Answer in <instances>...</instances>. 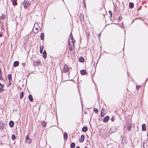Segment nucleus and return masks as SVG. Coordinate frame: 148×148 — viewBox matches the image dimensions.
Wrapping results in <instances>:
<instances>
[{
	"instance_id": "1",
	"label": "nucleus",
	"mask_w": 148,
	"mask_h": 148,
	"mask_svg": "<svg viewBox=\"0 0 148 148\" xmlns=\"http://www.w3.org/2000/svg\"><path fill=\"white\" fill-rule=\"evenodd\" d=\"M38 96L41 99L44 98L46 96V92L44 90H41L38 93Z\"/></svg>"
},
{
	"instance_id": "2",
	"label": "nucleus",
	"mask_w": 148,
	"mask_h": 148,
	"mask_svg": "<svg viewBox=\"0 0 148 148\" xmlns=\"http://www.w3.org/2000/svg\"><path fill=\"white\" fill-rule=\"evenodd\" d=\"M75 40L73 38V35H72L71 38L69 40V44L70 45L74 46V42L75 41Z\"/></svg>"
},
{
	"instance_id": "3",
	"label": "nucleus",
	"mask_w": 148,
	"mask_h": 148,
	"mask_svg": "<svg viewBox=\"0 0 148 148\" xmlns=\"http://www.w3.org/2000/svg\"><path fill=\"white\" fill-rule=\"evenodd\" d=\"M25 140L26 142L29 143L30 142L31 140L29 138V136L28 135H27L25 137Z\"/></svg>"
},
{
	"instance_id": "4",
	"label": "nucleus",
	"mask_w": 148,
	"mask_h": 148,
	"mask_svg": "<svg viewBox=\"0 0 148 148\" xmlns=\"http://www.w3.org/2000/svg\"><path fill=\"white\" fill-rule=\"evenodd\" d=\"M24 7L25 8H27L28 7L29 5L30 4V3L29 1H24Z\"/></svg>"
},
{
	"instance_id": "5",
	"label": "nucleus",
	"mask_w": 148,
	"mask_h": 148,
	"mask_svg": "<svg viewBox=\"0 0 148 148\" xmlns=\"http://www.w3.org/2000/svg\"><path fill=\"white\" fill-rule=\"evenodd\" d=\"M84 139V135H82L81 136L80 138L79 139V141L81 142L82 143L83 142Z\"/></svg>"
},
{
	"instance_id": "6",
	"label": "nucleus",
	"mask_w": 148,
	"mask_h": 148,
	"mask_svg": "<svg viewBox=\"0 0 148 148\" xmlns=\"http://www.w3.org/2000/svg\"><path fill=\"white\" fill-rule=\"evenodd\" d=\"M109 119V116H105L103 119V121L105 123L107 122Z\"/></svg>"
},
{
	"instance_id": "7",
	"label": "nucleus",
	"mask_w": 148,
	"mask_h": 148,
	"mask_svg": "<svg viewBox=\"0 0 148 148\" xmlns=\"http://www.w3.org/2000/svg\"><path fill=\"white\" fill-rule=\"evenodd\" d=\"M69 71V69L67 66H65L63 69V71L64 72H66Z\"/></svg>"
},
{
	"instance_id": "8",
	"label": "nucleus",
	"mask_w": 148,
	"mask_h": 148,
	"mask_svg": "<svg viewBox=\"0 0 148 148\" xmlns=\"http://www.w3.org/2000/svg\"><path fill=\"white\" fill-rule=\"evenodd\" d=\"M41 64V63L40 61H36L35 62H34V66H36L40 65Z\"/></svg>"
},
{
	"instance_id": "9",
	"label": "nucleus",
	"mask_w": 148,
	"mask_h": 148,
	"mask_svg": "<svg viewBox=\"0 0 148 148\" xmlns=\"http://www.w3.org/2000/svg\"><path fill=\"white\" fill-rule=\"evenodd\" d=\"M143 147L144 148H148V142H146L144 143Z\"/></svg>"
},
{
	"instance_id": "10",
	"label": "nucleus",
	"mask_w": 148,
	"mask_h": 148,
	"mask_svg": "<svg viewBox=\"0 0 148 148\" xmlns=\"http://www.w3.org/2000/svg\"><path fill=\"white\" fill-rule=\"evenodd\" d=\"M42 56L44 58L46 59L47 58V53L44 50L43 52Z\"/></svg>"
},
{
	"instance_id": "11",
	"label": "nucleus",
	"mask_w": 148,
	"mask_h": 148,
	"mask_svg": "<svg viewBox=\"0 0 148 148\" xmlns=\"http://www.w3.org/2000/svg\"><path fill=\"white\" fill-rule=\"evenodd\" d=\"M19 62L18 61H15L13 63V66L14 67H16L18 66Z\"/></svg>"
},
{
	"instance_id": "12",
	"label": "nucleus",
	"mask_w": 148,
	"mask_h": 148,
	"mask_svg": "<svg viewBox=\"0 0 148 148\" xmlns=\"http://www.w3.org/2000/svg\"><path fill=\"white\" fill-rule=\"evenodd\" d=\"M142 130L143 131L146 130V125L145 124H143L142 125Z\"/></svg>"
},
{
	"instance_id": "13",
	"label": "nucleus",
	"mask_w": 148,
	"mask_h": 148,
	"mask_svg": "<svg viewBox=\"0 0 148 148\" xmlns=\"http://www.w3.org/2000/svg\"><path fill=\"white\" fill-rule=\"evenodd\" d=\"M4 87V85L2 84L1 83H0V92H1L4 90L2 89Z\"/></svg>"
},
{
	"instance_id": "14",
	"label": "nucleus",
	"mask_w": 148,
	"mask_h": 148,
	"mask_svg": "<svg viewBox=\"0 0 148 148\" xmlns=\"http://www.w3.org/2000/svg\"><path fill=\"white\" fill-rule=\"evenodd\" d=\"M14 124V122L12 121H11L9 123V125L10 127H12L13 126Z\"/></svg>"
},
{
	"instance_id": "15",
	"label": "nucleus",
	"mask_w": 148,
	"mask_h": 148,
	"mask_svg": "<svg viewBox=\"0 0 148 148\" xmlns=\"http://www.w3.org/2000/svg\"><path fill=\"white\" fill-rule=\"evenodd\" d=\"M28 98L29 99V100L31 102H32L33 101V99L32 97V96L31 95H29L28 96Z\"/></svg>"
},
{
	"instance_id": "16",
	"label": "nucleus",
	"mask_w": 148,
	"mask_h": 148,
	"mask_svg": "<svg viewBox=\"0 0 148 148\" xmlns=\"http://www.w3.org/2000/svg\"><path fill=\"white\" fill-rule=\"evenodd\" d=\"M64 139L66 140L68 138V134L66 132H64Z\"/></svg>"
},
{
	"instance_id": "17",
	"label": "nucleus",
	"mask_w": 148,
	"mask_h": 148,
	"mask_svg": "<svg viewBox=\"0 0 148 148\" xmlns=\"http://www.w3.org/2000/svg\"><path fill=\"white\" fill-rule=\"evenodd\" d=\"M80 73L82 75H84L86 74V71L85 70H82L80 71Z\"/></svg>"
},
{
	"instance_id": "18",
	"label": "nucleus",
	"mask_w": 148,
	"mask_h": 148,
	"mask_svg": "<svg viewBox=\"0 0 148 148\" xmlns=\"http://www.w3.org/2000/svg\"><path fill=\"white\" fill-rule=\"evenodd\" d=\"M40 39L41 40H43L44 39V33H42L40 34Z\"/></svg>"
},
{
	"instance_id": "19",
	"label": "nucleus",
	"mask_w": 148,
	"mask_h": 148,
	"mask_svg": "<svg viewBox=\"0 0 148 148\" xmlns=\"http://www.w3.org/2000/svg\"><path fill=\"white\" fill-rule=\"evenodd\" d=\"M129 8H132L134 7V4L133 3H130L129 4Z\"/></svg>"
},
{
	"instance_id": "20",
	"label": "nucleus",
	"mask_w": 148,
	"mask_h": 148,
	"mask_svg": "<svg viewBox=\"0 0 148 148\" xmlns=\"http://www.w3.org/2000/svg\"><path fill=\"white\" fill-rule=\"evenodd\" d=\"M88 129L87 127H83L82 128V130L83 132H85L87 131V130Z\"/></svg>"
},
{
	"instance_id": "21",
	"label": "nucleus",
	"mask_w": 148,
	"mask_h": 148,
	"mask_svg": "<svg viewBox=\"0 0 148 148\" xmlns=\"http://www.w3.org/2000/svg\"><path fill=\"white\" fill-rule=\"evenodd\" d=\"M8 79L9 81H10L12 80V75L10 74H9L8 76Z\"/></svg>"
},
{
	"instance_id": "22",
	"label": "nucleus",
	"mask_w": 148,
	"mask_h": 148,
	"mask_svg": "<svg viewBox=\"0 0 148 148\" xmlns=\"http://www.w3.org/2000/svg\"><path fill=\"white\" fill-rule=\"evenodd\" d=\"M75 143H72L71 144V148H74L75 146Z\"/></svg>"
},
{
	"instance_id": "23",
	"label": "nucleus",
	"mask_w": 148,
	"mask_h": 148,
	"mask_svg": "<svg viewBox=\"0 0 148 148\" xmlns=\"http://www.w3.org/2000/svg\"><path fill=\"white\" fill-rule=\"evenodd\" d=\"M43 46H41V45L40 46V53H42L43 50Z\"/></svg>"
},
{
	"instance_id": "24",
	"label": "nucleus",
	"mask_w": 148,
	"mask_h": 148,
	"mask_svg": "<svg viewBox=\"0 0 148 148\" xmlns=\"http://www.w3.org/2000/svg\"><path fill=\"white\" fill-rule=\"evenodd\" d=\"M79 61L81 62H83L84 61V59L82 57H80L79 59Z\"/></svg>"
},
{
	"instance_id": "25",
	"label": "nucleus",
	"mask_w": 148,
	"mask_h": 148,
	"mask_svg": "<svg viewBox=\"0 0 148 148\" xmlns=\"http://www.w3.org/2000/svg\"><path fill=\"white\" fill-rule=\"evenodd\" d=\"M23 96V92H21L20 95V97L21 99H22Z\"/></svg>"
},
{
	"instance_id": "26",
	"label": "nucleus",
	"mask_w": 148,
	"mask_h": 148,
	"mask_svg": "<svg viewBox=\"0 0 148 148\" xmlns=\"http://www.w3.org/2000/svg\"><path fill=\"white\" fill-rule=\"evenodd\" d=\"M41 124L43 127H44L46 125V123L45 122L43 121L41 122Z\"/></svg>"
},
{
	"instance_id": "27",
	"label": "nucleus",
	"mask_w": 148,
	"mask_h": 148,
	"mask_svg": "<svg viewBox=\"0 0 148 148\" xmlns=\"http://www.w3.org/2000/svg\"><path fill=\"white\" fill-rule=\"evenodd\" d=\"M11 138L13 140H15L16 138V136L14 134H12L11 136Z\"/></svg>"
},
{
	"instance_id": "28",
	"label": "nucleus",
	"mask_w": 148,
	"mask_h": 148,
	"mask_svg": "<svg viewBox=\"0 0 148 148\" xmlns=\"http://www.w3.org/2000/svg\"><path fill=\"white\" fill-rule=\"evenodd\" d=\"M12 4L13 5H17V2L15 0H13L12 2Z\"/></svg>"
},
{
	"instance_id": "29",
	"label": "nucleus",
	"mask_w": 148,
	"mask_h": 148,
	"mask_svg": "<svg viewBox=\"0 0 148 148\" xmlns=\"http://www.w3.org/2000/svg\"><path fill=\"white\" fill-rule=\"evenodd\" d=\"M79 17L80 18V20H81L82 18L83 19L84 17V15L83 14H81L79 16Z\"/></svg>"
},
{
	"instance_id": "30",
	"label": "nucleus",
	"mask_w": 148,
	"mask_h": 148,
	"mask_svg": "<svg viewBox=\"0 0 148 148\" xmlns=\"http://www.w3.org/2000/svg\"><path fill=\"white\" fill-rule=\"evenodd\" d=\"M108 12H109V14L110 15V17H112V12L110 10H109V11Z\"/></svg>"
},
{
	"instance_id": "31",
	"label": "nucleus",
	"mask_w": 148,
	"mask_h": 148,
	"mask_svg": "<svg viewBox=\"0 0 148 148\" xmlns=\"http://www.w3.org/2000/svg\"><path fill=\"white\" fill-rule=\"evenodd\" d=\"M94 111L96 113H97L98 112V110L97 109L95 108L94 109Z\"/></svg>"
},
{
	"instance_id": "32",
	"label": "nucleus",
	"mask_w": 148,
	"mask_h": 148,
	"mask_svg": "<svg viewBox=\"0 0 148 148\" xmlns=\"http://www.w3.org/2000/svg\"><path fill=\"white\" fill-rule=\"evenodd\" d=\"M131 128L132 127L131 125H129L127 126V128L128 130L129 131V130L131 129Z\"/></svg>"
},
{
	"instance_id": "33",
	"label": "nucleus",
	"mask_w": 148,
	"mask_h": 148,
	"mask_svg": "<svg viewBox=\"0 0 148 148\" xmlns=\"http://www.w3.org/2000/svg\"><path fill=\"white\" fill-rule=\"evenodd\" d=\"M5 14H2V19H4L5 18Z\"/></svg>"
},
{
	"instance_id": "34",
	"label": "nucleus",
	"mask_w": 148,
	"mask_h": 148,
	"mask_svg": "<svg viewBox=\"0 0 148 148\" xmlns=\"http://www.w3.org/2000/svg\"><path fill=\"white\" fill-rule=\"evenodd\" d=\"M115 118H114V117L113 116H112L111 119V121H114V120L115 119Z\"/></svg>"
},
{
	"instance_id": "35",
	"label": "nucleus",
	"mask_w": 148,
	"mask_h": 148,
	"mask_svg": "<svg viewBox=\"0 0 148 148\" xmlns=\"http://www.w3.org/2000/svg\"><path fill=\"white\" fill-rule=\"evenodd\" d=\"M140 86H136V88L137 90H139V88H140Z\"/></svg>"
},
{
	"instance_id": "36",
	"label": "nucleus",
	"mask_w": 148,
	"mask_h": 148,
	"mask_svg": "<svg viewBox=\"0 0 148 148\" xmlns=\"http://www.w3.org/2000/svg\"><path fill=\"white\" fill-rule=\"evenodd\" d=\"M83 5H84V8H85L86 7V4L84 1L83 2Z\"/></svg>"
},
{
	"instance_id": "37",
	"label": "nucleus",
	"mask_w": 148,
	"mask_h": 148,
	"mask_svg": "<svg viewBox=\"0 0 148 148\" xmlns=\"http://www.w3.org/2000/svg\"><path fill=\"white\" fill-rule=\"evenodd\" d=\"M23 66L24 67L25 66V63H23L22 64Z\"/></svg>"
},
{
	"instance_id": "38",
	"label": "nucleus",
	"mask_w": 148,
	"mask_h": 148,
	"mask_svg": "<svg viewBox=\"0 0 148 148\" xmlns=\"http://www.w3.org/2000/svg\"><path fill=\"white\" fill-rule=\"evenodd\" d=\"M72 33H71L70 35V38H71V37H72Z\"/></svg>"
},
{
	"instance_id": "39",
	"label": "nucleus",
	"mask_w": 148,
	"mask_h": 148,
	"mask_svg": "<svg viewBox=\"0 0 148 148\" xmlns=\"http://www.w3.org/2000/svg\"><path fill=\"white\" fill-rule=\"evenodd\" d=\"M38 25V23H35V24H34V25Z\"/></svg>"
},
{
	"instance_id": "40",
	"label": "nucleus",
	"mask_w": 148,
	"mask_h": 148,
	"mask_svg": "<svg viewBox=\"0 0 148 148\" xmlns=\"http://www.w3.org/2000/svg\"><path fill=\"white\" fill-rule=\"evenodd\" d=\"M101 116H103V114H102V112H101Z\"/></svg>"
},
{
	"instance_id": "41",
	"label": "nucleus",
	"mask_w": 148,
	"mask_h": 148,
	"mask_svg": "<svg viewBox=\"0 0 148 148\" xmlns=\"http://www.w3.org/2000/svg\"><path fill=\"white\" fill-rule=\"evenodd\" d=\"M35 29L37 31L38 29V28H36Z\"/></svg>"
},
{
	"instance_id": "42",
	"label": "nucleus",
	"mask_w": 148,
	"mask_h": 148,
	"mask_svg": "<svg viewBox=\"0 0 148 148\" xmlns=\"http://www.w3.org/2000/svg\"><path fill=\"white\" fill-rule=\"evenodd\" d=\"M101 33H99V37H100V36H101Z\"/></svg>"
},
{
	"instance_id": "43",
	"label": "nucleus",
	"mask_w": 148,
	"mask_h": 148,
	"mask_svg": "<svg viewBox=\"0 0 148 148\" xmlns=\"http://www.w3.org/2000/svg\"><path fill=\"white\" fill-rule=\"evenodd\" d=\"M76 148H80L79 146L77 147Z\"/></svg>"
},
{
	"instance_id": "44",
	"label": "nucleus",
	"mask_w": 148,
	"mask_h": 148,
	"mask_svg": "<svg viewBox=\"0 0 148 148\" xmlns=\"http://www.w3.org/2000/svg\"><path fill=\"white\" fill-rule=\"evenodd\" d=\"M2 36V34H0V37Z\"/></svg>"
},
{
	"instance_id": "45",
	"label": "nucleus",
	"mask_w": 148,
	"mask_h": 148,
	"mask_svg": "<svg viewBox=\"0 0 148 148\" xmlns=\"http://www.w3.org/2000/svg\"><path fill=\"white\" fill-rule=\"evenodd\" d=\"M69 49H70V50H71V48H70V47H69Z\"/></svg>"
},
{
	"instance_id": "46",
	"label": "nucleus",
	"mask_w": 148,
	"mask_h": 148,
	"mask_svg": "<svg viewBox=\"0 0 148 148\" xmlns=\"http://www.w3.org/2000/svg\"><path fill=\"white\" fill-rule=\"evenodd\" d=\"M37 32H38V31H36L35 32H36V33H37Z\"/></svg>"
},
{
	"instance_id": "47",
	"label": "nucleus",
	"mask_w": 148,
	"mask_h": 148,
	"mask_svg": "<svg viewBox=\"0 0 148 148\" xmlns=\"http://www.w3.org/2000/svg\"><path fill=\"white\" fill-rule=\"evenodd\" d=\"M2 125H3V124L2 123Z\"/></svg>"
},
{
	"instance_id": "48",
	"label": "nucleus",
	"mask_w": 148,
	"mask_h": 148,
	"mask_svg": "<svg viewBox=\"0 0 148 148\" xmlns=\"http://www.w3.org/2000/svg\"><path fill=\"white\" fill-rule=\"evenodd\" d=\"M34 26H35V25H34ZM34 27H33V28H34Z\"/></svg>"
}]
</instances>
